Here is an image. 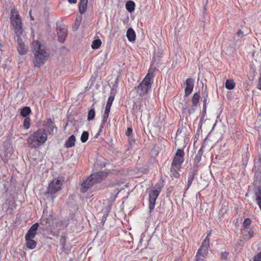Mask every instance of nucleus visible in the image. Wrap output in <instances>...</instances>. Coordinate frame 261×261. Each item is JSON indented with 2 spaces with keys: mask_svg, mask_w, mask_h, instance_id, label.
<instances>
[{
  "mask_svg": "<svg viewBox=\"0 0 261 261\" xmlns=\"http://www.w3.org/2000/svg\"><path fill=\"white\" fill-rule=\"evenodd\" d=\"M34 58L33 64L36 67L42 66L49 58L50 50L45 44L38 40H34L32 43Z\"/></svg>",
  "mask_w": 261,
  "mask_h": 261,
  "instance_id": "1",
  "label": "nucleus"
},
{
  "mask_svg": "<svg viewBox=\"0 0 261 261\" xmlns=\"http://www.w3.org/2000/svg\"><path fill=\"white\" fill-rule=\"evenodd\" d=\"M47 139L46 130L44 128H39L31 134L27 138V141L29 147L31 149H36L43 145Z\"/></svg>",
  "mask_w": 261,
  "mask_h": 261,
  "instance_id": "2",
  "label": "nucleus"
},
{
  "mask_svg": "<svg viewBox=\"0 0 261 261\" xmlns=\"http://www.w3.org/2000/svg\"><path fill=\"white\" fill-rule=\"evenodd\" d=\"M10 20L16 36H21L23 32L22 22L17 9L13 8L11 9Z\"/></svg>",
  "mask_w": 261,
  "mask_h": 261,
  "instance_id": "3",
  "label": "nucleus"
},
{
  "mask_svg": "<svg viewBox=\"0 0 261 261\" xmlns=\"http://www.w3.org/2000/svg\"><path fill=\"white\" fill-rule=\"evenodd\" d=\"M162 186L160 184H158L149 193V209L150 213L155 207L156 200L162 191Z\"/></svg>",
  "mask_w": 261,
  "mask_h": 261,
  "instance_id": "4",
  "label": "nucleus"
},
{
  "mask_svg": "<svg viewBox=\"0 0 261 261\" xmlns=\"http://www.w3.org/2000/svg\"><path fill=\"white\" fill-rule=\"evenodd\" d=\"M153 83L143 79L142 82L135 87L136 92L140 96L143 97L147 94L151 88Z\"/></svg>",
  "mask_w": 261,
  "mask_h": 261,
  "instance_id": "5",
  "label": "nucleus"
},
{
  "mask_svg": "<svg viewBox=\"0 0 261 261\" xmlns=\"http://www.w3.org/2000/svg\"><path fill=\"white\" fill-rule=\"evenodd\" d=\"M57 32L58 41L61 43H63L67 36V27L63 23L58 22L57 23Z\"/></svg>",
  "mask_w": 261,
  "mask_h": 261,
  "instance_id": "6",
  "label": "nucleus"
},
{
  "mask_svg": "<svg viewBox=\"0 0 261 261\" xmlns=\"http://www.w3.org/2000/svg\"><path fill=\"white\" fill-rule=\"evenodd\" d=\"M185 152L182 149H178L174 156L172 163L175 167H181L182 163L184 162Z\"/></svg>",
  "mask_w": 261,
  "mask_h": 261,
  "instance_id": "7",
  "label": "nucleus"
},
{
  "mask_svg": "<svg viewBox=\"0 0 261 261\" xmlns=\"http://www.w3.org/2000/svg\"><path fill=\"white\" fill-rule=\"evenodd\" d=\"M62 182L58 178H54L49 184L47 188V193L50 194H54L59 191L61 189Z\"/></svg>",
  "mask_w": 261,
  "mask_h": 261,
  "instance_id": "8",
  "label": "nucleus"
},
{
  "mask_svg": "<svg viewBox=\"0 0 261 261\" xmlns=\"http://www.w3.org/2000/svg\"><path fill=\"white\" fill-rule=\"evenodd\" d=\"M197 174H198V170L191 169L189 170V171L188 172V180H187V185L185 187V188L184 191V196H185V194H186L187 191L191 187L193 181L194 180V178L196 177Z\"/></svg>",
  "mask_w": 261,
  "mask_h": 261,
  "instance_id": "9",
  "label": "nucleus"
},
{
  "mask_svg": "<svg viewBox=\"0 0 261 261\" xmlns=\"http://www.w3.org/2000/svg\"><path fill=\"white\" fill-rule=\"evenodd\" d=\"M200 98V92H198L196 93H195L193 95V96L192 97V106L191 109H189L188 110V112L189 115H191V114L194 112V111L196 110V108L197 106L198 103L199 102V99Z\"/></svg>",
  "mask_w": 261,
  "mask_h": 261,
  "instance_id": "10",
  "label": "nucleus"
},
{
  "mask_svg": "<svg viewBox=\"0 0 261 261\" xmlns=\"http://www.w3.org/2000/svg\"><path fill=\"white\" fill-rule=\"evenodd\" d=\"M18 43L17 51L20 55H25L28 51V48L23 43L21 36H16Z\"/></svg>",
  "mask_w": 261,
  "mask_h": 261,
  "instance_id": "11",
  "label": "nucleus"
},
{
  "mask_svg": "<svg viewBox=\"0 0 261 261\" xmlns=\"http://www.w3.org/2000/svg\"><path fill=\"white\" fill-rule=\"evenodd\" d=\"M108 176V172L106 171H99L91 175V177L95 183H98L105 179Z\"/></svg>",
  "mask_w": 261,
  "mask_h": 261,
  "instance_id": "12",
  "label": "nucleus"
},
{
  "mask_svg": "<svg viewBox=\"0 0 261 261\" xmlns=\"http://www.w3.org/2000/svg\"><path fill=\"white\" fill-rule=\"evenodd\" d=\"M94 184L93 179L91 177V175L86 179H85L82 185L81 188V191L82 193H85L87 190L91 188Z\"/></svg>",
  "mask_w": 261,
  "mask_h": 261,
  "instance_id": "13",
  "label": "nucleus"
},
{
  "mask_svg": "<svg viewBox=\"0 0 261 261\" xmlns=\"http://www.w3.org/2000/svg\"><path fill=\"white\" fill-rule=\"evenodd\" d=\"M208 248H209L205 247H204L203 246H200L195 256L196 260L202 261L203 260V258H204L208 253Z\"/></svg>",
  "mask_w": 261,
  "mask_h": 261,
  "instance_id": "14",
  "label": "nucleus"
},
{
  "mask_svg": "<svg viewBox=\"0 0 261 261\" xmlns=\"http://www.w3.org/2000/svg\"><path fill=\"white\" fill-rule=\"evenodd\" d=\"M194 86V80L192 78H188L186 81L185 96H188L193 91Z\"/></svg>",
  "mask_w": 261,
  "mask_h": 261,
  "instance_id": "15",
  "label": "nucleus"
},
{
  "mask_svg": "<svg viewBox=\"0 0 261 261\" xmlns=\"http://www.w3.org/2000/svg\"><path fill=\"white\" fill-rule=\"evenodd\" d=\"M203 153V148L201 147L198 151L197 154H196L194 163H193V167L192 169H197L198 170V164L201 160V156Z\"/></svg>",
  "mask_w": 261,
  "mask_h": 261,
  "instance_id": "16",
  "label": "nucleus"
},
{
  "mask_svg": "<svg viewBox=\"0 0 261 261\" xmlns=\"http://www.w3.org/2000/svg\"><path fill=\"white\" fill-rule=\"evenodd\" d=\"M39 224L38 223H36L32 225L28 231L27 234L25 236V238H34L37 233V230L38 228Z\"/></svg>",
  "mask_w": 261,
  "mask_h": 261,
  "instance_id": "17",
  "label": "nucleus"
},
{
  "mask_svg": "<svg viewBox=\"0 0 261 261\" xmlns=\"http://www.w3.org/2000/svg\"><path fill=\"white\" fill-rule=\"evenodd\" d=\"M47 129V133L48 132L50 135H53L54 129H57V127L54 122V120L51 118H48L46 124L44 125Z\"/></svg>",
  "mask_w": 261,
  "mask_h": 261,
  "instance_id": "18",
  "label": "nucleus"
},
{
  "mask_svg": "<svg viewBox=\"0 0 261 261\" xmlns=\"http://www.w3.org/2000/svg\"><path fill=\"white\" fill-rule=\"evenodd\" d=\"M241 233L245 239H250L254 236V231L250 228H241Z\"/></svg>",
  "mask_w": 261,
  "mask_h": 261,
  "instance_id": "19",
  "label": "nucleus"
},
{
  "mask_svg": "<svg viewBox=\"0 0 261 261\" xmlns=\"http://www.w3.org/2000/svg\"><path fill=\"white\" fill-rule=\"evenodd\" d=\"M180 168L181 167H177V166L175 167L173 165L171 164L170 167L171 176L176 178H178L179 177V171Z\"/></svg>",
  "mask_w": 261,
  "mask_h": 261,
  "instance_id": "20",
  "label": "nucleus"
},
{
  "mask_svg": "<svg viewBox=\"0 0 261 261\" xmlns=\"http://www.w3.org/2000/svg\"><path fill=\"white\" fill-rule=\"evenodd\" d=\"M126 37L127 39L130 42H134L136 40V35L135 32L132 28H130L127 30L126 32Z\"/></svg>",
  "mask_w": 261,
  "mask_h": 261,
  "instance_id": "21",
  "label": "nucleus"
},
{
  "mask_svg": "<svg viewBox=\"0 0 261 261\" xmlns=\"http://www.w3.org/2000/svg\"><path fill=\"white\" fill-rule=\"evenodd\" d=\"M75 137L73 135H71L66 141L65 147L66 148H71L75 145Z\"/></svg>",
  "mask_w": 261,
  "mask_h": 261,
  "instance_id": "22",
  "label": "nucleus"
},
{
  "mask_svg": "<svg viewBox=\"0 0 261 261\" xmlns=\"http://www.w3.org/2000/svg\"><path fill=\"white\" fill-rule=\"evenodd\" d=\"M88 0H80L79 4V11L81 14L86 12L87 9Z\"/></svg>",
  "mask_w": 261,
  "mask_h": 261,
  "instance_id": "23",
  "label": "nucleus"
},
{
  "mask_svg": "<svg viewBox=\"0 0 261 261\" xmlns=\"http://www.w3.org/2000/svg\"><path fill=\"white\" fill-rule=\"evenodd\" d=\"M32 239L33 238H25L26 241V246L28 248L30 249H34L37 246V242Z\"/></svg>",
  "mask_w": 261,
  "mask_h": 261,
  "instance_id": "24",
  "label": "nucleus"
},
{
  "mask_svg": "<svg viewBox=\"0 0 261 261\" xmlns=\"http://www.w3.org/2000/svg\"><path fill=\"white\" fill-rule=\"evenodd\" d=\"M136 4L133 1H128L126 3L125 8L129 13L134 12L135 10Z\"/></svg>",
  "mask_w": 261,
  "mask_h": 261,
  "instance_id": "25",
  "label": "nucleus"
},
{
  "mask_svg": "<svg viewBox=\"0 0 261 261\" xmlns=\"http://www.w3.org/2000/svg\"><path fill=\"white\" fill-rule=\"evenodd\" d=\"M155 69L152 68H150L148 73L144 79L149 81L153 83V77L155 76L154 74Z\"/></svg>",
  "mask_w": 261,
  "mask_h": 261,
  "instance_id": "26",
  "label": "nucleus"
},
{
  "mask_svg": "<svg viewBox=\"0 0 261 261\" xmlns=\"http://www.w3.org/2000/svg\"><path fill=\"white\" fill-rule=\"evenodd\" d=\"M141 108V104L140 102H134L132 108V114H136L140 111Z\"/></svg>",
  "mask_w": 261,
  "mask_h": 261,
  "instance_id": "27",
  "label": "nucleus"
},
{
  "mask_svg": "<svg viewBox=\"0 0 261 261\" xmlns=\"http://www.w3.org/2000/svg\"><path fill=\"white\" fill-rule=\"evenodd\" d=\"M31 113V110L29 107H23L20 111V114L21 116L23 117H28L27 116L29 115Z\"/></svg>",
  "mask_w": 261,
  "mask_h": 261,
  "instance_id": "28",
  "label": "nucleus"
},
{
  "mask_svg": "<svg viewBox=\"0 0 261 261\" xmlns=\"http://www.w3.org/2000/svg\"><path fill=\"white\" fill-rule=\"evenodd\" d=\"M118 78L117 77L114 83H113V85L111 88L110 94L115 95L117 93V89L118 87Z\"/></svg>",
  "mask_w": 261,
  "mask_h": 261,
  "instance_id": "29",
  "label": "nucleus"
},
{
  "mask_svg": "<svg viewBox=\"0 0 261 261\" xmlns=\"http://www.w3.org/2000/svg\"><path fill=\"white\" fill-rule=\"evenodd\" d=\"M16 206V203L14 201H9V206L6 210V212L8 213H12L14 208H15Z\"/></svg>",
  "mask_w": 261,
  "mask_h": 261,
  "instance_id": "30",
  "label": "nucleus"
},
{
  "mask_svg": "<svg viewBox=\"0 0 261 261\" xmlns=\"http://www.w3.org/2000/svg\"><path fill=\"white\" fill-rule=\"evenodd\" d=\"M211 234V231L209 232V233L207 234L206 237L203 241L201 246H203L204 247L209 248L210 247V239L209 237Z\"/></svg>",
  "mask_w": 261,
  "mask_h": 261,
  "instance_id": "31",
  "label": "nucleus"
},
{
  "mask_svg": "<svg viewBox=\"0 0 261 261\" xmlns=\"http://www.w3.org/2000/svg\"><path fill=\"white\" fill-rule=\"evenodd\" d=\"M95 116V109L94 108H91L88 111L87 119L89 121L92 120L94 119Z\"/></svg>",
  "mask_w": 261,
  "mask_h": 261,
  "instance_id": "32",
  "label": "nucleus"
},
{
  "mask_svg": "<svg viewBox=\"0 0 261 261\" xmlns=\"http://www.w3.org/2000/svg\"><path fill=\"white\" fill-rule=\"evenodd\" d=\"M31 118L30 117H25L23 122V127L25 129H28L30 127L31 125Z\"/></svg>",
  "mask_w": 261,
  "mask_h": 261,
  "instance_id": "33",
  "label": "nucleus"
},
{
  "mask_svg": "<svg viewBox=\"0 0 261 261\" xmlns=\"http://www.w3.org/2000/svg\"><path fill=\"white\" fill-rule=\"evenodd\" d=\"M101 45V40L100 39H97L93 41L91 46L93 49H97L100 47Z\"/></svg>",
  "mask_w": 261,
  "mask_h": 261,
  "instance_id": "34",
  "label": "nucleus"
},
{
  "mask_svg": "<svg viewBox=\"0 0 261 261\" xmlns=\"http://www.w3.org/2000/svg\"><path fill=\"white\" fill-rule=\"evenodd\" d=\"M67 237L66 236H62L60 239V244L62 246V250L65 251V247L66 246Z\"/></svg>",
  "mask_w": 261,
  "mask_h": 261,
  "instance_id": "35",
  "label": "nucleus"
},
{
  "mask_svg": "<svg viewBox=\"0 0 261 261\" xmlns=\"http://www.w3.org/2000/svg\"><path fill=\"white\" fill-rule=\"evenodd\" d=\"M202 97L203 98V108H206L207 105V101L208 100V93L206 90H204V91L202 93Z\"/></svg>",
  "mask_w": 261,
  "mask_h": 261,
  "instance_id": "36",
  "label": "nucleus"
},
{
  "mask_svg": "<svg viewBox=\"0 0 261 261\" xmlns=\"http://www.w3.org/2000/svg\"><path fill=\"white\" fill-rule=\"evenodd\" d=\"M251 223V219L250 218H246L243 223L242 228H249Z\"/></svg>",
  "mask_w": 261,
  "mask_h": 261,
  "instance_id": "37",
  "label": "nucleus"
},
{
  "mask_svg": "<svg viewBox=\"0 0 261 261\" xmlns=\"http://www.w3.org/2000/svg\"><path fill=\"white\" fill-rule=\"evenodd\" d=\"M89 133L88 132L84 131L81 137V140L82 142L85 143L88 139Z\"/></svg>",
  "mask_w": 261,
  "mask_h": 261,
  "instance_id": "38",
  "label": "nucleus"
},
{
  "mask_svg": "<svg viewBox=\"0 0 261 261\" xmlns=\"http://www.w3.org/2000/svg\"><path fill=\"white\" fill-rule=\"evenodd\" d=\"M206 108H202V115L200 118L199 124L200 125V128L201 127L202 123H203L204 118L206 115Z\"/></svg>",
  "mask_w": 261,
  "mask_h": 261,
  "instance_id": "39",
  "label": "nucleus"
},
{
  "mask_svg": "<svg viewBox=\"0 0 261 261\" xmlns=\"http://www.w3.org/2000/svg\"><path fill=\"white\" fill-rule=\"evenodd\" d=\"M115 95H113V94L112 95V94H110V96L108 98L106 105L112 106L113 102L115 98Z\"/></svg>",
  "mask_w": 261,
  "mask_h": 261,
  "instance_id": "40",
  "label": "nucleus"
},
{
  "mask_svg": "<svg viewBox=\"0 0 261 261\" xmlns=\"http://www.w3.org/2000/svg\"><path fill=\"white\" fill-rule=\"evenodd\" d=\"M109 114L104 113L102 116V121L101 124H106L108 118L109 117Z\"/></svg>",
  "mask_w": 261,
  "mask_h": 261,
  "instance_id": "41",
  "label": "nucleus"
},
{
  "mask_svg": "<svg viewBox=\"0 0 261 261\" xmlns=\"http://www.w3.org/2000/svg\"><path fill=\"white\" fill-rule=\"evenodd\" d=\"M133 133V129L132 127H128L127 129V130L125 133V135L129 137H131V136H132V134Z\"/></svg>",
  "mask_w": 261,
  "mask_h": 261,
  "instance_id": "42",
  "label": "nucleus"
},
{
  "mask_svg": "<svg viewBox=\"0 0 261 261\" xmlns=\"http://www.w3.org/2000/svg\"><path fill=\"white\" fill-rule=\"evenodd\" d=\"M104 127H105V124H100L98 132H97V133L96 134V135L95 136L96 138H97L99 135H100L101 133L102 132V130H103Z\"/></svg>",
  "mask_w": 261,
  "mask_h": 261,
  "instance_id": "43",
  "label": "nucleus"
},
{
  "mask_svg": "<svg viewBox=\"0 0 261 261\" xmlns=\"http://www.w3.org/2000/svg\"><path fill=\"white\" fill-rule=\"evenodd\" d=\"M235 83L233 80H229V90L233 89L235 87Z\"/></svg>",
  "mask_w": 261,
  "mask_h": 261,
  "instance_id": "44",
  "label": "nucleus"
},
{
  "mask_svg": "<svg viewBox=\"0 0 261 261\" xmlns=\"http://www.w3.org/2000/svg\"><path fill=\"white\" fill-rule=\"evenodd\" d=\"M228 256V253L227 252H224L221 253V258L222 259L226 260Z\"/></svg>",
  "mask_w": 261,
  "mask_h": 261,
  "instance_id": "45",
  "label": "nucleus"
},
{
  "mask_svg": "<svg viewBox=\"0 0 261 261\" xmlns=\"http://www.w3.org/2000/svg\"><path fill=\"white\" fill-rule=\"evenodd\" d=\"M254 261H261V251L254 256Z\"/></svg>",
  "mask_w": 261,
  "mask_h": 261,
  "instance_id": "46",
  "label": "nucleus"
},
{
  "mask_svg": "<svg viewBox=\"0 0 261 261\" xmlns=\"http://www.w3.org/2000/svg\"><path fill=\"white\" fill-rule=\"evenodd\" d=\"M111 106L106 105L104 113L109 114Z\"/></svg>",
  "mask_w": 261,
  "mask_h": 261,
  "instance_id": "47",
  "label": "nucleus"
},
{
  "mask_svg": "<svg viewBox=\"0 0 261 261\" xmlns=\"http://www.w3.org/2000/svg\"><path fill=\"white\" fill-rule=\"evenodd\" d=\"M237 35L239 37H242L243 36V32L241 30H239L237 32Z\"/></svg>",
  "mask_w": 261,
  "mask_h": 261,
  "instance_id": "48",
  "label": "nucleus"
},
{
  "mask_svg": "<svg viewBox=\"0 0 261 261\" xmlns=\"http://www.w3.org/2000/svg\"><path fill=\"white\" fill-rule=\"evenodd\" d=\"M225 88L227 89H228V87H229V85H228V79H227L226 80V82H225Z\"/></svg>",
  "mask_w": 261,
  "mask_h": 261,
  "instance_id": "49",
  "label": "nucleus"
},
{
  "mask_svg": "<svg viewBox=\"0 0 261 261\" xmlns=\"http://www.w3.org/2000/svg\"><path fill=\"white\" fill-rule=\"evenodd\" d=\"M32 11L30 10V12H29V14H30V18L32 20H34V17L32 15Z\"/></svg>",
  "mask_w": 261,
  "mask_h": 261,
  "instance_id": "50",
  "label": "nucleus"
},
{
  "mask_svg": "<svg viewBox=\"0 0 261 261\" xmlns=\"http://www.w3.org/2000/svg\"><path fill=\"white\" fill-rule=\"evenodd\" d=\"M68 2L71 4H75L77 2V0H68Z\"/></svg>",
  "mask_w": 261,
  "mask_h": 261,
  "instance_id": "51",
  "label": "nucleus"
},
{
  "mask_svg": "<svg viewBox=\"0 0 261 261\" xmlns=\"http://www.w3.org/2000/svg\"><path fill=\"white\" fill-rule=\"evenodd\" d=\"M3 45L2 43L1 42V41H0V51H3Z\"/></svg>",
  "mask_w": 261,
  "mask_h": 261,
  "instance_id": "52",
  "label": "nucleus"
},
{
  "mask_svg": "<svg viewBox=\"0 0 261 261\" xmlns=\"http://www.w3.org/2000/svg\"><path fill=\"white\" fill-rule=\"evenodd\" d=\"M107 218V215H104L102 218V221H105Z\"/></svg>",
  "mask_w": 261,
  "mask_h": 261,
  "instance_id": "53",
  "label": "nucleus"
},
{
  "mask_svg": "<svg viewBox=\"0 0 261 261\" xmlns=\"http://www.w3.org/2000/svg\"><path fill=\"white\" fill-rule=\"evenodd\" d=\"M181 133V132L179 130V129H178L177 130V133L176 134H178V133Z\"/></svg>",
  "mask_w": 261,
  "mask_h": 261,
  "instance_id": "54",
  "label": "nucleus"
},
{
  "mask_svg": "<svg viewBox=\"0 0 261 261\" xmlns=\"http://www.w3.org/2000/svg\"><path fill=\"white\" fill-rule=\"evenodd\" d=\"M228 95V92H227V94H226V96H227Z\"/></svg>",
  "mask_w": 261,
  "mask_h": 261,
  "instance_id": "55",
  "label": "nucleus"
}]
</instances>
